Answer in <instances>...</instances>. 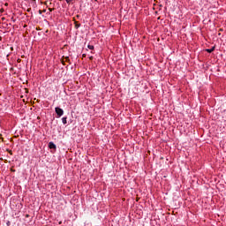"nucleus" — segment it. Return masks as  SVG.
<instances>
[{
  "label": "nucleus",
  "mask_w": 226,
  "mask_h": 226,
  "mask_svg": "<svg viewBox=\"0 0 226 226\" xmlns=\"http://www.w3.org/2000/svg\"><path fill=\"white\" fill-rule=\"evenodd\" d=\"M55 112L56 114V117H61V116L64 114V110L59 107L55 108Z\"/></svg>",
  "instance_id": "nucleus-1"
},
{
  "label": "nucleus",
  "mask_w": 226,
  "mask_h": 226,
  "mask_svg": "<svg viewBox=\"0 0 226 226\" xmlns=\"http://www.w3.org/2000/svg\"><path fill=\"white\" fill-rule=\"evenodd\" d=\"M49 149H56V144H54V142H49Z\"/></svg>",
  "instance_id": "nucleus-2"
},
{
  "label": "nucleus",
  "mask_w": 226,
  "mask_h": 226,
  "mask_svg": "<svg viewBox=\"0 0 226 226\" xmlns=\"http://www.w3.org/2000/svg\"><path fill=\"white\" fill-rule=\"evenodd\" d=\"M67 119H68V117H64L62 118V123H63V124H66V123H68V122H67Z\"/></svg>",
  "instance_id": "nucleus-3"
},
{
  "label": "nucleus",
  "mask_w": 226,
  "mask_h": 226,
  "mask_svg": "<svg viewBox=\"0 0 226 226\" xmlns=\"http://www.w3.org/2000/svg\"><path fill=\"white\" fill-rule=\"evenodd\" d=\"M207 52H208V54H211V52H215V47H213L212 49H206Z\"/></svg>",
  "instance_id": "nucleus-4"
},
{
  "label": "nucleus",
  "mask_w": 226,
  "mask_h": 226,
  "mask_svg": "<svg viewBox=\"0 0 226 226\" xmlns=\"http://www.w3.org/2000/svg\"><path fill=\"white\" fill-rule=\"evenodd\" d=\"M74 24L76 29H79V27H80V24H79V22L75 21Z\"/></svg>",
  "instance_id": "nucleus-5"
},
{
  "label": "nucleus",
  "mask_w": 226,
  "mask_h": 226,
  "mask_svg": "<svg viewBox=\"0 0 226 226\" xmlns=\"http://www.w3.org/2000/svg\"><path fill=\"white\" fill-rule=\"evenodd\" d=\"M87 47H88V49H89L90 50L94 49V46H93V45H88Z\"/></svg>",
  "instance_id": "nucleus-6"
},
{
  "label": "nucleus",
  "mask_w": 226,
  "mask_h": 226,
  "mask_svg": "<svg viewBox=\"0 0 226 226\" xmlns=\"http://www.w3.org/2000/svg\"><path fill=\"white\" fill-rule=\"evenodd\" d=\"M65 1H66L67 4H70V3H72V1H73V0H65Z\"/></svg>",
  "instance_id": "nucleus-7"
},
{
  "label": "nucleus",
  "mask_w": 226,
  "mask_h": 226,
  "mask_svg": "<svg viewBox=\"0 0 226 226\" xmlns=\"http://www.w3.org/2000/svg\"><path fill=\"white\" fill-rule=\"evenodd\" d=\"M66 61H70V58L68 56L66 57Z\"/></svg>",
  "instance_id": "nucleus-8"
},
{
  "label": "nucleus",
  "mask_w": 226,
  "mask_h": 226,
  "mask_svg": "<svg viewBox=\"0 0 226 226\" xmlns=\"http://www.w3.org/2000/svg\"><path fill=\"white\" fill-rule=\"evenodd\" d=\"M90 60L93 61V56H90Z\"/></svg>",
  "instance_id": "nucleus-9"
},
{
  "label": "nucleus",
  "mask_w": 226,
  "mask_h": 226,
  "mask_svg": "<svg viewBox=\"0 0 226 226\" xmlns=\"http://www.w3.org/2000/svg\"><path fill=\"white\" fill-rule=\"evenodd\" d=\"M1 11H2V12L4 11V9H1Z\"/></svg>",
  "instance_id": "nucleus-10"
},
{
  "label": "nucleus",
  "mask_w": 226,
  "mask_h": 226,
  "mask_svg": "<svg viewBox=\"0 0 226 226\" xmlns=\"http://www.w3.org/2000/svg\"><path fill=\"white\" fill-rule=\"evenodd\" d=\"M82 56H83V57H86V54H83Z\"/></svg>",
  "instance_id": "nucleus-11"
},
{
  "label": "nucleus",
  "mask_w": 226,
  "mask_h": 226,
  "mask_svg": "<svg viewBox=\"0 0 226 226\" xmlns=\"http://www.w3.org/2000/svg\"><path fill=\"white\" fill-rule=\"evenodd\" d=\"M11 172H15V170H11Z\"/></svg>",
  "instance_id": "nucleus-12"
},
{
  "label": "nucleus",
  "mask_w": 226,
  "mask_h": 226,
  "mask_svg": "<svg viewBox=\"0 0 226 226\" xmlns=\"http://www.w3.org/2000/svg\"><path fill=\"white\" fill-rule=\"evenodd\" d=\"M31 11V9H27V11Z\"/></svg>",
  "instance_id": "nucleus-13"
},
{
  "label": "nucleus",
  "mask_w": 226,
  "mask_h": 226,
  "mask_svg": "<svg viewBox=\"0 0 226 226\" xmlns=\"http://www.w3.org/2000/svg\"><path fill=\"white\" fill-rule=\"evenodd\" d=\"M34 3H36V0H33Z\"/></svg>",
  "instance_id": "nucleus-14"
},
{
  "label": "nucleus",
  "mask_w": 226,
  "mask_h": 226,
  "mask_svg": "<svg viewBox=\"0 0 226 226\" xmlns=\"http://www.w3.org/2000/svg\"><path fill=\"white\" fill-rule=\"evenodd\" d=\"M53 9H49L50 11H52Z\"/></svg>",
  "instance_id": "nucleus-15"
}]
</instances>
